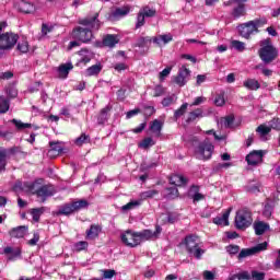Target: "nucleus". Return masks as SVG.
Returning a JSON list of instances; mask_svg holds the SVG:
<instances>
[{"label":"nucleus","mask_w":280,"mask_h":280,"mask_svg":"<svg viewBox=\"0 0 280 280\" xmlns=\"http://www.w3.org/2000/svg\"><path fill=\"white\" fill-rule=\"evenodd\" d=\"M213 150H215L213 143L205 140L195 148V156L199 161H209L213 155Z\"/></svg>","instance_id":"423d86ee"},{"label":"nucleus","mask_w":280,"mask_h":280,"mask_svg":"<svg viewBox=\"0 0 280 280\" xmlns=\"http://www.w3.org/2000/svg\"><path fill=\"white\" fill-rule=\"evenodd\" d=\"M130 14V8L128 5L116 8L109 15L112 21H119V19H124V16H128Z\"/></svg>","instance_id":"2eb2a0df"},{"label":"nucleus","mask_w":280,"mask_h":280,"mask_svg":"<svg viewBox=\"0 0 280 280\" xmlns=\"http://www.w3.org/2000/svg\"><path fill=\"white\" fill-rule=\"evenodd\" d=\"M201 117H205V112L202 108H197L188 114V117L186 121L188 124H191V121H196L197 119H201Z\"/></svg>","instance_id":"bb28decb"},{"label":"nucleus","mask_w":280,"mask_h":280,"mask_svg":"<svg viewBox=\"0 0 280 280\" xmlns=\"http://www.w3.org/2000/svg\"><path fill=\"white\" fill-rule=\"evenodd\" d=\"M117 275L115 269H105L103 270V279H113Z\"/></svg>","instance_id":"bf43d9fd"},{"label":"nucleus","mask_w":280,"mask_h":280,"mask_svg":"<svg viewBox=\"0 0 280 280\" xmlns=\"http://www.w3.org/2000/svg\"><path fill=\"white\" fill-rule=\"evenodd\" d=\"M188 106H189V104L184 103L177 110H175V113H174L175 119H180V117H183V115H185V113H187Z\"/></svg>","instance_id":"79ce46f5"},{"label":"nucleus","mask_w":280,"mask_h":280,"mask_svg":"<svg viewBox=\"0 0 280 280\" xmlns=\"http://www.w3.org/2000/svg\"><path fill=\"white\" fill-rule=\"evenodd\" d=\"M184 244L186 246L187 253L195 257V259H202V255H205V249H202V245H200L201 243L198 236H186Z\"/></svg>","instance_id":"7ed1b4c3"},{"label":"nucleus","mask_w":280,"mask_h":280,"mask_svg":"<svg viewBox=\"0 0 280 280\" xmlns=\"http://www.w3.org/2000/svg\"><path fill=\"white\" fill-rule=\"evenodd\" d=\"M233 121H235V117L233 116H226L221 119V124L224 128H231V126H233Z\"/></svg>","instance_id":"49530a36"},{"label":"nucleus","mask_w":280,"mask_h":280,"mask_svg":"<svg viewBox=\"0 0 280 280\" xmlns=\"http://www.w3.org/2000/svg\"><path fill=\"white\" fill-rule=\"evenodd\" d=\"M231 45L233 47V49H236V51H244L246 49V44L244 42H240V40H232Z\"/></svg>","instance_id":"c03bdc74"},{"label":"nucleus","mask_w":280,"mask_h":280,"mask_svg":"<svg viewBox=\"0 0 280 280\" xmlns=\"http://www.w3.org/2000/svg\"><path fill=\"white\" fill-rule=\"evenodd\" d=\"M102 63H96L85 70V75L88 78H91L93 75H100V73H102Z\"/></svg>","instance_id":"c85d7f7f"},{"label":"nucleus","mask_w":280,"mask_h":280,"mask_svg":"<svg viewBox=\"0 0 280 280\" xmlns=\"http://www.w3.org/2000/svg\"><path fill=\"white\" fill-rule=\"evenodd\" d=\"M8 165V149L0 148V172H4Z\"/></svg>","instance_id":"c756f323"},{"label":"nucleus","mask_w":280,"mask_h":280,"mask_svg":"<svg viewBox=\"0 0 280 280\" xmlns=\"http://www.w3.org/2000/svg\"><path fill=\"white\" fill-rule=\"evenodd\" d=\"M235 226L236 229L244 231V229H248L253 224V212H250L247 208H243L236 212L235 215Z\"/></svg>","instance_id":"39448f33"},{"label":"nucleus","mask_w":280,"mask_h":280,"mask_svg":"<svg viewBox=\"0 0 280 280\" xmlns=\"http://www.w3.org/2000/svg\"><path fill=\"white\" fill-rule=\"evenodd\" d=\"M189 196H191L192 202L205 200V195L200 194V186L192 185L189 189Z\"/></svg>","instance_id":"4be33fe9"},{"label":"nucleus","mask_w":280,"mask_h":280,"mask_svg":"<svg viewBox=\"0 0 280 280\" xmlns=\"http://www.w3.org/2000/svg\"><path fill=\"white\" fill-rule=\"evenodd\" d=\"M243 86L249 91H258V89H261V84L256 79H247L243 82Z\"/></svg>","instance_id":"cd10ccee"},{"label":"nucleus","mask_w":280,"mask_h":280,"mask_svg":"<svg viewBox=\"0 0 280 280\" xmlns=\"http://www.w3.org/2000/svg\"><path fill=\"white\" fill-rule=\"evenodd\" d=\"M139 205H141V202H139L138 200H135V201H130L127 205L122 206L121 209H122V211H130L132 209H136V207H139Z\"/></svg>","instance_id":"8fccbe9b"},{"label":"nucleus","mask_w":280,"mask_h":280,"mask_svg":"<svg viewBox=\"0 0 280 280\" xmlns=\"http://www.w3.org/2000/svg\"><path fill=\"white\" fill-rule=\"evenodd\" d=\"M12 124L18 128V130H25V128H32V124L23 122L21 120L13 119Z\"/></svg>","instance_id":"a18cd8bd"},{"label":"nucleus","mask_w":280,"mask_h":280,"mask_svg":"<svg viewBox=\"0 0 280 280\" xmlns=\"http://www.w3.org/2000/svg\"><path fill=\"white\" fill-rule=\"evenodd\" d=\"M237 30H238L240 36H242L243 38H246L247 40H248V38H250L252 34L256 33L255 26L253 25L252 21L240 24L237 26Z\"/></svg>","instance_id":"f8f14e48"},{"label":"nucleus","mask_w":280,"mask_h":280,"mask_svg":"<svg viewBox=\"0 0 280 280\" xmlns=\"http://www.w3.org/2000/svg\"><path fill=\"white\" fill-rule=\"evenodd\" d=\"M79 25L81 26H77L72 30L71 38L84 44L91 43V40H93V32H97L100 27H102L100 13L79 20Z\"/></svg>","instance_id":"f257e3e1"},{"label":"nucleus","mask_w":280,"mask_h":280,"mask_svg":"<svg viewBox=\"0 0 280 280\" xmlns=\"http://www.w3.org/2000/svg\"><path fill=\"white\" fill-rule=\"evenodd\" d=\"M121 242L125 243L126 246H129L130 248H135L139 246V236L137 232H132L131 230L126 231L120 236Z\"/></svg>","instance_id":"9d476101"},{"label":"nucleus","mask_w":280,"mask_h":280,"mask_svg":"<svg viewBox=\"0 0 280 280\" xmlns=\"http://www.w3.org/2000/svg\"><path fill=\"white\" fill-rule=\"evenodd\" d=\"M215 106H224L226 101L224 100V93L218 94L214 98Z\"/></svg>","instance_id":"13d9d810"},{"label":"nucleus","mask_w":280,"mask_h":280,"mask_svg":"<svg viewBox=\"0 0 280 280\" xmlns=\"http://www.w3.org/2000/svg\"><path fill=\"white\" fill-rule=\"evenodd\" d=\"M143 25H145V16L139 11L137 16L136 30L143 27Z\"/></svg>","instance_id":"864d4df0"},{"label":"nucleus","mask_w":280,"mask_h":280,"mask_svg":"<svg viewBox=\"0 0 280 280\" xmlns=\"http://www.w3.org/2000/svg\"><path fill=\"white\" fill-rule=\"evenodd\" d=\"M75 250H86L89 248V242L86 241H80L74 244Z\"/></svg>","instance_id":"6e6d98bb"},{"label":"nucleus","mask_w":280,"mask_h":280,"mask_svg":"<svg viewBox=\"0 0 280 280\" xmlns=\"http://www.w3.org/2000/svg\"><path fill=\"white\" fill-rule=\"evenodd\" d=\"M4 255L8 256L9 261H14V259H19L21 257V247H12V246H7L3 249Z\"/></svg>","instance_id":"dca6fc26"},{"label":"nucleus","mask_w":280,"mask_h":280,"mask_svg":"<svg viewBox=\"0 0 280 280\" xmlns=\"http://www.w3.org/2000/svg\"><path fill=\"white\" fill-rule=\"evenodd\" d=\"M144 19H152L153 16H156V9L150 8V5H145L139 11Z\"/></svg>","instance_id":"473e14b6"},{"label":"nucleus","mask_w":280,"mask_h":280,"mask_svg":"<svg viewBox=\"0 0 280 280\" xmlns=\"http://www.w3.org/2000/svg\"><path fill=\"white\" fill-rule=\"evenodd\" d=\"M172 40H174V36L172 35V33L158 35L152 38V43H154V45H158V47H161L162 45H167V43H172Z\"/></svg>","instance_id":"f3484780"},{"label":"nucleus","mask_w":280,"mask_h":280,"mask_svg":"<svg viewBox=\"0 0 280 280\" xmlns=\"http://www.w3.org/2000/svg\"><path fill=\"white\" fill-rule=\"evenodd\" d=\"M273 208L270 203H267L264 208L262 215L264 218H271Z\"/></svg>","instance_id":"4d7b16f0"},{"label":"nucleus","mask_w":280,"mask_h":280,"mask_svg":"<svg viewBox=\"0 0 280 280\" xmlns=\"http://www.w3.org/2000/svg\"><path fill=\"white\" fill-rule=\"evenodd\" d=\"M262 250H268V242L259 243L252 248H243L237 256V259H246V257H252V255H259Z\"/></svg>","instance_id":"0eeeda50"},{"label":"nucleus","mask_w":280,"mask_h":280,"mask_svg":"<svg viewBox=\"0 0 280 280\" xmlns=\"http://www.w3.org/2000/svg\"><path fill=\"white\" fill-rule=\"evenodd\" d=\"M108 110H110V108L105 107L101 110V114L97 118L98 124H105L106 119H108Z\"/></svg>","instance_id":"37998d69"},{"label":"nucleus","mask_w":280,"mask_h":280,"mask_svg":"<svg viewBox=\"0 0 280 280\" xmlns=\"http://www.w3.org/2000/svg\"><path fill=\"white\" fill-rule=\"evenodd\" d=\"M50 150L48 151L49 156H58L62 152V147L58 142H50Z\"/></svg>","instance_id":"2f4dec72"},{"label":"nucleus","mask_w":280,"mask_h":280,"mask_svg":"<svg viewBox=\"0 0 280 280\" xmlns=\"http://www.w3.org/2000/svg\"><path fill=\"white\" fill-rule=\"evenodd\" d=\"M21 12H24V14H34L36 12V7L30 2H21L20 4Z\"/></svg>","instance_id":"7c9ffc66"},{"label":"nucleus","mask_w":280,"mask_h":280,"mask_svg":"<svg viewBox=\"0 0 280 280\" xmlns=\"http://www.w3.org/2000/svg\"><path fill=\"white\" fill-rule=\"evenodd\" d=\"M254 229H255L256 235H264V233H266V231L270 230V225L266 222L258 221V222L254 223Z\"/></svg>","instance_id":"a878e982"},{"label":"nucleus","mask_w":280,"mask_h":280,"mask_svg":"<svg viewBox=\"0 0 280 280\" xmlns=\"http://www.w3.org/2000/svg\"><path fill=\"white\" fill-rule=\"evenodd\" d=\"M176 102V100L174 98V96H167L165 98L162 100V106H172V104H174Z\"/></svg>","instance_id":"e2e57ef3"},{"label":"nucleus","mask_w":280,"mask_h":280,"mask_svg":"<svg viewBox=\"0 0 280 280\" xmlns=\"http://www.w3.org/2000/svg\"><path fill=\"white\" fill-rule=\"evenodd\" d=\"M252 279L264 280V279H266V273L259 272V271H252Z\"/></svg>","instance_id":"69168bd1"},{"label":"nucleus","mask_w":280,"mask_h":280,"mask_svg":"<svg viewBox=\"0 0 280 280\" xmlns=\"http://www.w3.org/2000/svg\"><path fill=\"white\" fill-rule=\"evenodd\" d=\"M27 233V228L25 225H20L18 228H13L10 232L9 235L10 237H15V238H21L25 237V234Z\"/></svg>","instance_id":"5701e85b"},{"label":"nucleus","mask_w":280,"mask_h":280,"mask_svg":"<svg viewBox=\"0 0 280 280\" xmlns=\"http://www.w3.org/2000/svg\"><path fill=\"white\" fill-rule=\"evenodd\" d=\"M167 198L174 199V198H178V188L176 187H171L167 188Z\"/></svg>","instance_id":"680f3d73"},{"label":"nucleus","mask_w":280,"mask_h":280,"mask_svg":"<svg viewBox=\"0 0 280 280\" xmlns=\"http://www.w3.org/2000/svg\"><path fill=\"white\" fill-rule=\"evenodd\" d=\"M162 232L163 228H161V225H156L154 232H152V230H143L141 232H137L138 242L141 244V242L159 240V235H161Z\"/></svg>","instance_id":"6e6552de"},{"label":"nucleus","mask_w":280,"mask_h":280,"mask_svg":"<svg viewBox=\"0 0 280 280\" xmlns=\"http://www.w3.org/2000/svg\"><path fill=\"white\" fill-rule=\"evenodd\" d=\"M159 190H145L141 192V198L143 200H148V198H154V196H158Z\"/></svg>","instance_id":"3c124183"},{"label":"nucleus","mask_w":280,"mask_h":280,"mask_svg":"<svg viewBox=\"0 0 280 280\" xmlns=\"http://www.w3.org/2000/svg\"><path fill=\"white\" fill-rule=\"evenodd\" d=\"M156 165H158L156 162H150V163L144 162V163L141 164L140 171L141 172H148L149 170H152V168L156 167Z\"/></svg>","instance_id":"603ef678"},{"label":"nucleus","mask_w":280,"mask_h":280,"mask_svg":"<svg viewBox=\"0 0 280 280\" xmlns=\"http://www.w3.org/2000/svg\"><path fill=\"white\" fill-rule=\"evenodd\" d=\"M140 148L148 150V148H152L154 145V140L152 138H145L140 142Z\"/></svg>","instance_id":"de8ad7c7"},{"label":"nucleus","mask_w":280,"mask_h":280,"mask_svg":"<svg viewBox=\"0 0 280 280\" xmlns=\"http://www.w3.org/2000/svg\"><path fill=\"white\" fill-rule=\"evenodd\" d=\"M18 51L21 54H27V51H30V44L27 43V39H22L18 43Z\"/></svg>","instance_id":"58836bf2"},{"label":"nucleus","mask_w":280,"mask_h":280,"mask_svg":"<svg viewBox=\"0 0 280 280\" xmlns=\"http://www.w3.org/2000/svg\"><path fill=\"white\" fill-rule=\"evenodd\" d=\"M268 23V20L266 18H260L252 21V24L254 25V30L256 31V34L259 32V27H264Z\"/></svg>","instance_id":"4c0bfd02"},{"label":"nucleus","mask_w":280,"mask_h":280,"mask_svg":"<svg viewBox=\"0 0 280 280\" xmlns=\"http://www.w3.org/2000/svg\"><path fill=\"white\" fill-rule=\"evenodd\" d=\"M82 209H89V201L86 199H80L60 206L58 214L73 215V213H78V211H82Z\"/></svg>","instance_id":"20e7f679"},{"label":"nucleus","mask_w":280,"mask_h":280,"mask_svg":"<svg viewBox=\"0 0 280 280\" xmlns=\"http://www.w3.org/2000/svg\"><path fill=\"white\" fill-rule=\"evenodd\" d=\"M190 75H191V70H189L187 66H182L178 70L177 75L174 77V82L179 86H185V84L189 82Z\"/></svg>","instance_id":"9b49d317"},{"label":"nucleus","mask_w":280,"mask_h":280,"mask_svg":"<svg viewBox=\"0 0 280 280\" xmlns=\"http://www.w3.org/2000/svg\"><path fill=\"white\" fill-rule=\"evenodd\" d=\"M272 130L271 127L265 126V125H260L258 126V128L256 129V132H259V135H261V137H266V135H269V132Z\"/></svg>","instance_id":"09e8293b"},{"label":"nucleus","mask_w":280,"mask_h":280,"mask_svg":"<svg viewBox=\"0 0 280 280\" xmlns=\"http://www.w3.org/2000/svg\"><path fill=\"white\" fill-rule=\"evenodd\" d=\"M44 213H45V207L34 208L31 210V215H32L34 222H39L40 215H43Z\"/></svg>","instance_id":"f704fd0d"},{"label":"nucleus","mask_w":280,"mask_h":280,"mask_svg":"<svg viewBox=\"0 0 280 280\" xmlns=\"http://www.w3.org/2000/svg\"><path fill=\"white\" fill-rule=\"evenodd\" d=\"M170 183L176 187H183V185H187L188 179L183 175L175 174L170 177Z\"/></svg>","instance_id":"b1692460"},{"label":"nucleus","mask_w":280,"mask_h":280,"mask_svg":"<svg viewBox=\"0 0 280 280\" xmlns=\"http://www.w3.org/2000/svg\"><path fill=\"white\" fill-rule=\"evenodd\" d=\"M10 110V98L0 96V114L8 113Z\"/></svg>","instance_id":"c9c22d12"},{"label":"nucleus","mask_w":280,"mask_h":280,"mask_svg":"<svg viewBox=\"0 0 280 280\" xmlns=\"http://www.w3.org/2000/svg\"><path fill=\"white\" fill-rule=\"evenodd\" d=\"M225 250L229 255H237V253H240V246L238 245H228L225 247Z\"/></svg>","instance_id":"5fc2aeb1"},{"label":"nucleus","mask_w":280,"mask_h":280,"mask_svg":"<svg viewBox=\"0 0 280 280\" xmlns=\"http://www.w3.org/2000/svg\"><path fill=\"white\" fill-rule=\"evenodd\" d=\"M151 131L154 132V135H161V130H163V122H161L160 120L155 119L152 121L151 124Z\"/></svg>","instance_id":"e433bc0d"},{"label":"nucleus","mask_w":280,"mask_h":280,"mask_svg":"<svg viewBox=\"0 0 280 280\" xmlns=\"http://www.w3.org/2000/svg\"><path fill=\"white\" fill-rule=\"evenodd\" d=\"M248 165H260L264 162V151H252L246 156Z\"/></svg>","instance_id":"4468645a"},{"label":"nucleus","mask_w":280,"mask_h":280,"mask_svg":"<svg viewBox=\"0 0 280 280\" xmlns=\"http://www.w3.org/2000/svg\"><path fill=\"white\" fill-rule=\"evenodd\" d=\"M202 277H203L205 280H215V272L205 270L203 273H202Z\"/></svg>","instance_id":"338daca9"},{"label":"nucleus","mask_w":280,"mask_h":280,"mask_svg":"<svg viewBox=\"0 0 280 280\" xmlns=\"http://www.w3.org/2000/svg\"><path fill=\"white\" fill-rule=\"evenodd\" d=\"M236 7L232 11V16L234 19H240L241 16H246V5L244 4V1L237 0Z\"/></svg>","instance_id":"6ab92c4d"},{"label":"nucleus","mask_w":280,"mask_h":280,"mask_svg":"<svg viewBox=\"0 0 280 280\" xmlns=\"http://www.w3.org/2000/svg\"><path fill=\"white\" fill-rule=\"evenodd\" d=\"M119 44V36L107 34L103 37V45L104 47H109V49H113L115 45Z\"/></svg>","instance_id":"aec40b11"},{"label":"nucleus","mask_w":280,"mask_h":280,"mask_svg":"<svg viewBox=\"0 0 280 280\" xmlns=\"http://www.w3.org/2000/svg\"><path fill=\"white\" fill-rule=\"evenodd\" d=\"M247 191L249 194H259V184H248L246 187Z\"/></svg>","instance_id":"052dcab7"},{"label":"nucleus","mask_w":280,"mask_h":280,"mask_svg":"<svg viewBox=\"0 0 280 280\" xmlns=\"http://www.w3.org/2000/svg\"><path fill=\"white\" fill-rule=\"evenodd\" d=\"M54 194H56V188L54 187V185H44L36 190V196L38 198H42V202H45V200L54 196Z\"/></svg>","instance_id":"ddd939ff"},{"label":"nucleus","mask_w":280,"mask_h":280,"mask_svg":"<svg viewBox=\"0 0 280 280\" xmlns=\"http://www.w3.org/2000/svg\"><path fill=\"white\" fill-rule=\"evenodd\" d=\"M73 69V65L71 62L62 63L58 67V78L61 80H66L69 77V71Z\"/></svg>","instance_id":"412c9836"},{"label":"nucleus","mask_w":280,"mask_h":280,"mask_svg":"<svg viewBox=\"0 0 280 280\" xmlns=\"http://www.w3.org/2000/svg\"><path fill=\"white\" fill-rule=\"evenodd\" d=\"M270 128H272V130H280V119L273 118L270 120Z\"/></svg>","instance_id":"774afa93"},{"label":"nucleus","mask_w":280,"mask_h":280,"mask_svg":"<svg viewBox=\"0 0 280 280\" xmlns=\"http://www.w3.org/2000/svg\"><path fill=\"white\" fill-rule=\"evenodd\" d=\"M91 138L86 133H82L79 138L75 139L74 143L79 148L84 145V143H89Z\"/></svg>","instance_id":"a19ab883"},{"label":"nucleus","mask_w":280,"mask_h":280,"mask_svg":"<svg viewBox=\"0 0 280 280\" xmlns=\"http://www.w3.org/2000/svg\"><path fill=\"white\" fill-rule=\"evenodd\" d=\"M250 280L252 279V276L248 271H243V272H240V273H236V275H233L230 280Z\"/></svg>","instance_id":"ea45409f"},{"label":"nucleus","mask_w":280,"mask_h":280,"mask_svg":"<svg viewBox=\"0 0 280 280\" xmlns=\"http://www.w3.org/2000/svg\"><path fill=\"white\" fill-rule=\"evenodd\" d=\"M229 215H231V210H226L221 217L213 219V223L219 226H229Z\"/></svg>","instance_id":"393cba45"},{"label":"nucleus","mask_w":280,"mask_h":280,"mask_svg":"<svg viewBox=\"0 0 280 280\" xmlns=\"http://www.w3.org/2000/svg\"><path fill=\"white\" fill-rule=\"evenodd\" d=\"M100 233H102V225L92 224L85 232L86 240H97V237H100Z\"/></svg>","instance_id":"a211bd4d"},{"label":"nucleus","mask_w":280,"mask_h":280,"mask_svg":"<svg viewBox=\"0 0 280 280\" xmlns=\"http://www.w3.org/2000/svg\"><path fill=\"white\" fill-rule=\"evenodd\" d=\"M170 73H172V67H166L163 71H161L160 72L161 82H163V80H165V78H167V75H170Z\"/></svg>","instance_id":"0e129e2a"},{"label":"nucleus","mask_w":280,"mask_h":280,"mask_svg":"<svg viewBox=\"0 0 280 280\" xmlns=\"http://www.w3.org/2000/svg\"><path fill=\"white\" fill-rule=\"evenodd\" d=\"M19 40V35L4 33L0 35V49H12Z\"/></svg>","instance_id":"1a4fd4ad"},{"label":"nucleus","mask_w":280,"mask_h":280,"mask_svg":"<svg viewBox=\"0 0 280 280\" xmlns=\"http://www.w3.org/2000/svg\"><path fill=\"white\" fill-rule=\"evenodd\" d=\"M258 56L264 65H270L271 62H275L276 58H279V49L272 45L270 38H266L260 40Z\"/></svg>","instance_id":"f03ea898"},{"label":"nucleus","mask_w":280,"mask_h":280,"mask_svg":"<svg viewBox=\"0 0 280 280\" xmlns=\"http://www.w3.org/2000/svg\"><path fill=\"white\" fill-rule=\"evenodd\" d=\"M152 43V38L150 37H139L135 44V47H140V48H147L150 49V44Z\"/></svg>","instance_id":"72a5a7b5"}]
</instances>
